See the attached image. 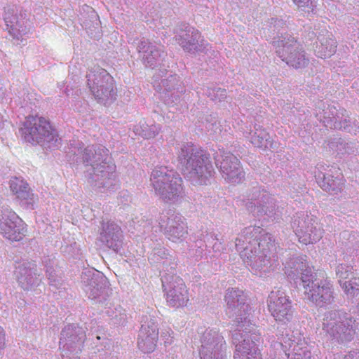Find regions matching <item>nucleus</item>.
Instances as JSON below:
<instances>
[{
	"instance_id": "obj_10",
	"label": "nucleus",
	"mask_w": 359,
	"mask_h": 359,
	"mask_svg": "<svg viewBox=\"0 0 359 359\" xmlns=\"http://www.w3.org/2000/svg\"><path fill=\"white\" fill-rule=\"evenodd\" d=\"M168 301L174 306H180L186 305L189 301L188 289L180 277L175 279V285L167 294Z\"/></svg>"
},
{
	"instance_id": "obj_2",
	"label": "nucleus",
	"mask_w": 359,
	"mask_h": 359,
	"mask_svg": "<svg viewBox=\"0 0 359 359\" xmlns=\"http://www.w3.org/2000/svg\"><path fill=\"white\" fill-rule=\"evenodd\" d=\"M180 158L196 184H206L211 175L212 166L203 150L195 148L192 144H184L181 147Z\"/></svg>"
},
{
	"instance_id": "obj_19",
	"label": "nucleus",
	"mask_w": 359,
	"mask_h": 359,
	"mask_svg": "<svg viewBox=\"0 0 359 359\" xmlns=\"http://www.w3.org/2000/svg\"><path fill=\"white\" fill-rule=\"evenodd\" d=\"M88 151V149H86L84 161H86V162L91 161L93 166H95V164H98L99 162L103 161V158L100 156H98L97 158L96 156H93V158H95V160H92L90 158L89 154L87 152ZM99 156H102L101 152L99 153Z\"/></svg>"
},
{
	"instance_id": "obj_28",
	"label": "nucleus",
	"mask_w": 359,
	"mask_h": 359,
	"mask_svg": "<svg viewBox=\"0 0 359 359\" xmlns=\"http://www.w3.org/2000/svg\"><path fill=\"white\" fill-rule=\"evenodd\" d=\"M243 306H245V307H246V308H248V305H245H245H243Z\"/></svg>"
},
{
	"instance_id": "obj_24",
	"label": "nucleus",
	"mask_w": 359,
	"mask_h": 359,
	"mask_svg": "<svg viewBox=\"0 0 359 359\" xmlns=\"http://www.w3.org/2000/svg\"><path fill=\"white\" fill-rule=\"evenodd\" d=\"M100 151H102L104 153V156H107V150L104 149H99Z\"/></svg>"
},
{
	"instance_id": "obj_14",
	"label": "nucleus",
	"mask_w": 359,
	"mask_h": 359,
	"mask_svg": "<svg viewBox=\"0 0 359 359\" xmlns=\"http://www.w3.org/2000/svg\"><path fill=\"white\" fill-rule=\"evenodd\" d=\"M11 191L20 199H27L29 196V188L28 184L19 177H13L10 182Z\"/></svg>"
},
{
	"instance_id": "obj_11",
	"label": "nucleus",
	"mask_w": 359,
	"mask_h": 359,
	"mask_svg": "<svg viewBox=\"0 0 359 359\" xmlns=\"http://www.w3.org/2000/svg\"><path fill=\"white\" fill-rule=\"evenodd\" d=\"M234 359H262L260 353L254 341L245 339L241 344L236 345Z\"/></svg>"
},
{
	"instance_id": "obj_23",
	"label": "nucleus",
	"mask_w": 359,
	"mask_h": 359,
	"mask_svg": "<svg viewBox=\"0 0 359 359\" xmlns=\"http://www.w3.org/2000/svg\"><path fill=\"white\" fill-rule=\"evenodd\" d=\"M234 294L232 292H231L229 294H228L226 296V299L227 301V303L229 304L230 303V301L229 300V298H231V297H233Z\"/></svg>"
},
{
	"instance_id": "obj_16",
	"label": "nucleus",
	"mask_w": 359,
	"mask_h": 359,
	"mask_svg": "<svg viewBox=\"0 0 359 359\" xmlns=\"http://www.w3.org/2000/svg\"><path fill=\"white\" fill-rule=\"evenodd\" d=\"M337 43L332 39H326L323 41L321 46L317 50L318 56L322 58L329 57L336 51Z\"/></svg>"
},
{
	"instance_id": "obj_9",
	"label": "nucleus",
	"mask_w": 359,
	"mask_h": 359,
	"mask_svg": "<svg viewBox=\"0 0 359 359\" xmlns=\"http://www.w3.org/2000/svg\"><path fill=\"white\" fill-rule=\"evenodd\" d=\"M95 97L104 102V104L110 103L116 100V93L114 89L112 78L108 75L103 77L102 81H98L96 85L90 86Z\"/></svg>"
},
{
	"instance_id": "obj_17",
	"label": "nucleus",
	"mask_w": 359,
	"mask_h": 359,
	"mask_svg": "<svg viewBox=\"0 0 359 359\" xmlns=\"http://www.w3.org/2000/svg\"><path fill=\"white\" fill-rule=\"evenodd\" d=\"M311 352L306 344H297L294 346L291 359H311Z\"/></svg>"
},
{
	"instance_id": "obj_12",
	"label": "nucleus",
	"mask_w": 359,
	"mask_h": 359,
	"mask_svg": "<svg viewBox=\"0 0 359 359\" xmlns=\"http://www.w3.org/2000/svg\"><path fill=\"white\" fill-rule=\"evenodd\" d=\"M222 171L229 178H241L243 177V170L240 161L233 156H226L220 163Z\"/></svg>"
},
{
	"instance_id": "obj_25",
	"label": "nucleus",
	"mask_w": 359,
	"mask_h": 359,
	"mask_svg": "<svg viewBox=\"0 0 359 359\" xmlns=\"http://www.w3.org/2000/svg\"><path fill=\"white\" fill-rule=\"evenodd\" d=\"M195 33H196V34H195L196 36H199V35H200V34H199V32H198V31H196V32H195Z\"/></svg>"
},
{
	"instance_id": "obj_18",
	"label": "nucleus",
	"mask_w": 359,
	"mask_h": 359,
	"mask_svg": "<svg viewBox=\"0 0 359 359\" xmlns=\"http://www.w3.org/2000/svg\"><path fill=\"white\" fill-rule=\"evenodd\" d=\"M342 288L345 293L350 297L359 294V278H354L353 281H346L342 285Z\"/></svg>"
},
{
	"instance_id": "obj_26",
	"label": "nucleus",
	"mask_w": 359,
	"mask_h": 359,
	"mask_svg": "<svg viewBox=\"0 0 359 359\" xmlns=\"http://www.w3.org/2000/svg\"><path fill=\"white\" fill-rule=\"evenodd\" d=\"M339 273H340L339 269H338V271H337V273L339 274Z\"/></svg>"
},
{
	"instance_id": "obj_1",
	"label": "nucleus",
	"mask_w": 359,
	"mask_h": 359,
	"mask_svg": "<svg viewBox=\"0 0 359 359\" xmlns=\"http://www.w3.org/2000/svg\"><path fill=\"white\" fill-rule=\"evenodd\" d=\"M301 280L307 299L320 307L332 302V285L324 271L312 273L307 266L301 273Z\"/></svg>"
},
{
	"instance_id": "obj_5",
	"label": "nucleus",
	"mask_w": 359,
	"mask_h": 359,
	"mask_svg": "<svg viewBox=\"0 0 359 359\" xmlns=\"http://www.w3.org/2000/svg\"><path fill=\"white\" fill-rule=\"evenodd\" d=\"M267 306L276 321L286 324L290 322L295 313L292 301L283 291H272L269 295Z\"/></svg>"
},
{
	"instance_id": "obj_20",
	"label": "nucleus",
	"mask_w": 359,
	"mask_h": 359,
	"mask_svg": "<svg viewBox=\"0 0 359 359\" xmlns=\"http://www.w3.org/2000/svg\"><path fill=\"white\" fill-rule=\"evenodd\" d=\"M344 359H359V351H350Z\"/></svg>"
},
{
	"instance_id": "obj_15",
	"label": "nucleus",
	"mask_w": 359,
	"mask_h": 359,
	"mask_svg": "<svg viewBox=\"0 0 359 359\" xmlns=\"http://www.w3.org/2000/svg\"><path fill=\"white\" fill-rule=\"evenodd\" d=\"M158 340V331L154 330L150 335H147L144 339L138 341V346L144 353H149L153 351L156 346Z\"/></svg>"
},
{
	"instance_id": "obj_3",
	"label": "nucleus",
	"mask_w": 359,
	"mask_h": 359,
	"mask_svg": "<svg viewBox=\"0 0 359 359\" xmlns=\"http://www.w3.org/2000/svg\"><path fill=\"white\" fill-rule=\"evenodd\" d=\"M151 181L153 187L164 200L177 199L183 193L182 180L173 170L159 168L152 171Z\"/></svg>"
},
{
	"instance_id": "obj_13",
	"label": "nucleus",
	"mask_w": 359,
	"mask_h": 359,
	"mask_svg": "<svg viewBox=\"0 0 359 359\" xmlns=\"http://www.w3.org/2000/svg\"><path fill=\"white\" fill-rule=\"evenodd\" d=\"M297 236L300 243L307 245L319 241L323 236V232L320 228H317L311 223L307 226L305 231H298Z\"/></svg>"
},
{
	"instance_id": "obj_21",
	"label": "nucleus",
	"mask_w": 359,
	"mask_h": 359,
	"mask_svg": "<svg viewBox=\"0 0 359 359\" xmlns=\"http://www.w3.org/2000/svg\"><path fill=\"white\" fill-rule=\"evenodd\" d=\"M294 4H296L299 7H304L306 6H309V2L310 0H293Z\"/></svg>"
},
{
	"instance_id": "obj_8",
	"label": "nucleus",
	"mask_w": 359,
	"mask_h": 359,
	"mask_svg": "<svg viewBox=\"0 0 359 359\" xmlns=\"http://www.w3.org/2000/svg\"><path fill=\"white\" fill-rule=\"evenodd\" d=\"M0 229L4 236L11 241H20L25 236L24 224L15 213L4 219L0 224Z\"/></svg>"
},
{
	"instance_id": "obj_22",
	"label": "nucleus",
	"mask_w": 359,
	"mask_h": 359,
	"mask_svg": "<svg viewBox=\"0 0 359 359\" xmlns=\"http://www.w3.org/2000/svg\"><path fill=\"white\" fill-rule=\"evenodd\" d=\"M5 341V334L4 333V330L0 327V348H1L4 345Z\"/></svg>"
},
{
	"instance_id": "obj_4",
	"label": "nucleus",
	"mask_w": 359,
	"mask_h": 359,
	"mask_svg": "<svg viewBox=\"0 0 359 359\" xmlns=\"http://www.w3.org/2000/svg\"><path fill=\"white\" fill-rule=\"evenodd\" d=\"M22 130L25 140L32 144L50 142L55 136V130L50 122L39 116H27Z\"/></svg>"
},
{
	"instance_id": "obj_6",
	"label": "nucleus",
	"mask_w": 359,
	"mask_h": 359,
	"mask_svg": "<svg viewBox=\"0 0 359 359\" xmlns=\"http://www.w3.org/2000/svg\"><path fill=\"white\" fill-rule=\"evenodd\" d=\"M275 43L276 53L283 61L294 68L305 66L306 60L302 46L294 37L287 36Z\"/></svg>"
},
{
	"instance_id": "obj_27",
	"label": "nucleus",
	"mask_w": 359,
	"mask_h": 359,
	"mask_svg": "<svg viewBox=\"0 0 359 359\" xmlns=\"http://www.w3.org/2000/svg\"><path fill=\"white\" fill-rule=\"evenodd\" d=\"M89 151L93 154V151L91 149H90Z\"/></svg>"
},
{
	"instance_id": "obj_7",
	"label": "nucleus",
	"mask_w": 359,
	"mask_h": 359,
	"mask_svg": "<svg viewBox=\"0 0 359 359\" xmlns=\"http://www.w3.org/2000/svg\"><path fill=\"white\" fill-rule=\"evenodd\" d=\"M353 323L351 318L346 317L344 313L339 311H332L326 315L323 322V329L333 335L344 339H348L353 333Z\"/></svg>"
}]
</instances>
